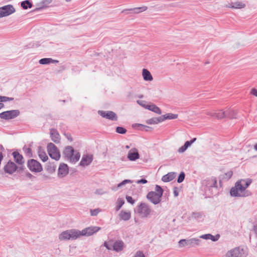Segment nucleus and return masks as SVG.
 <instances>
[{"label": "nucleus", "instance_id": "obj_44", "mask_svg": "<svg viewBox=\"0 0 257 257\" xmlns=\"http://www.w3.org/2000/svg\"><path fill=\"white\" fill-rule=\"evenodd\" d=\"M134 257H145V256L142 252L139 251L136 252Z\"/></svg>", "mask_w": 257, "mask_h": 257}, {"label": "nucleus", "instance_id": "obj_36", "mask_svg": "<svg viewBox=\"0 0 257 257\" xmlns=\"http://www.w3.org/2000/svg\"><path fill=\"white\" fill-rule=\"evenodd\" d=\"M124 204V201L122 199H118L117 201L116 207V210H119Z\"/></svg>", "mask_w": 257, "mask_h": 257}, {"label": "nucleus", "instance_id": "obj_49", "mask_svg": "<svg viewBox=\"0 0 257 257\" xmlns=\"http://www.w3.org/2000/svg\"><path fill=\"white\" fill-rule=\"evenodd\" d=\"M140 125H142V126H144V128H145V130L146 131H148V130H149V128H150V127H149V126H146V125H142V124H140Z\"/></svg>", "mask_w": 257, "mask_h": 257}, {"label": "nucleus", "instance_id": "obj_32", "mask_svg": "<svg viewBox=\"0 0 257 257\" xmlns=\"http://www.w3.org/2000/svg\"><path fill=\"white\" fill-rule=\"evenodd\" d=\"M13 100V98L0 96V109L4 107V104L2 103V102H6Z\"/></svg>", "mask_w": 257, "mask_h": 257}, {"label": "nucleus", "instance_id": "obj_42", "mask_svg": "<svg viewBox=\"0 0 257 257\" xmlns=\"http://www.w3.org/2000/svg\"><path fill=\"white\" fill-rule=\"evenodd\" d=\"M99 211H100L98 209L91 210V211H90L91 215L92 216L96 215L99 212Z\"/></svg>", "mask_w": 257, "mask_h": 257}, {"label": "nucleus", "instance_id": "obj_14", "mask_svg": "<svg viewBox=\"0 0 257 257\" xmlns=\"http://www.w3.org/2000/svg\"><path fill=\"white\" fill-rule=\"evenodd\" d=\"M18 115V112L15 110L5 111L0 113V117L3 119H12Z\"/></svg>", "mask_w": 257, "mask_h": 257}, {"label": "nucleus", "instance_id": "obj_38", "mask_svg": "<svg viewBox=\"0 0 257 257\" xmlns=\"http://www.w3.org/2000/svg\"><path fill=\"white\" fill-rule=\"evenodd\" d=\"M134 10L136 11V13H139L146 11L147 10V7L145 6L140 8H135Z\"/></svg>", "mask_w": 257, "mask_h": 257}, {"label": "nucleus", "instance_id": "obj_9", "mask_svg": "<svg viewBox=\"0 0 257 257\" xmlns=\"http://www.w3.org/2000/svg\"><path fill=\"white\" fill-rule=\"evenodd\" d=\"M245 254L242 248H234L228 251L226 254V257H244Z\"/></svg>", "mask_w": 257, "mask_h": 257}, {"label": "nucleus", "instance_id": "obj_26", "mask_svg": "<svg viewBox=\"0 0 257 257\" xmlns=\"http://www.w3.org/2000/svg\"><path fill=\"white\" fill-rule=\"evenodd\" d=\"M121 219L123 220H128L130 219L131 213L130 211L122 210L119 214Z\"/></svg>", "mask_w": 257, "mask_h": 257}, {"label": "nucleus", "instance_id": "obj_54", "mask_svg": "<svg viewBox=\"0 0 257 257\" xmlns=\"http://www.w3.org/2000/svg\"><path fill=\"white\" fill-rule=\"evenodd\" d=\"M254 230H255V232L257 233V226H256L255 227Z\"/></svg>", "mask_w": 257, "mask_h": 257}, {"label": "nucleus", "instance_id": "obj_6", "mask_svg": "<svg viewBox=\"0 0 257 257\" xmlns=\"http://www.w3.org/2000/svg\"><path fill=\"white\" fill-rule=\"evenodd\" d=\"M104 245L109 250H114L116 251H121L123 249V243L121 241H117L114 242L112 240L105 241Z\"/></svg>", "mask_w": 257, "mask_h": 257}, {"label": "nucleus", "instance_id": "obj_30", "mask_svg": "<svg viewBox=\"0 0 257 257\" xmlns=\"http://www.w3.org/2000/svg\"><path fill=\"white\" fill-rule=\"evenodd\" d=\"M58 61L53 60L51 58H43L40 60L39 63L41 64H47L51 63H58Z\"/></svg>", "mask_w": 257, "mask_h": 257}, {"label": "nucleus", "instance_id": "obj_18", "mask_svg": "<svg viewBox=\"0 0 257 257\" xmlns=\"http://www.w3.org/2000/svg\"><path fill=\"white\" fill-rule=\"evenodd\" d=\"M245 7V5L241 2H235L227 5V8L235 9H240L244 8Z\"/></svg>", "mask_w": 257, "mask_h": 257}, {"label": "nucleus", "instance_id": "obj_2", "mask_svg": "<svg viewBox=\"0 0 257 257\" xmlns=\"http://www.w3.org/2000/svg\"><path fill=\"white\" fill-rule=\"evenodd\" d=\"M230 112H232L233 113H234V116L229 115V118L231 119L236 118L237 116V112L236 111L232 109H227L225 110H223L222 109L217 110H210L207 111L206 112V114L212 117L218 119H221L227 116V113H230Z\"/></svg>", "mask_w": 257, "mask_h": 257}, {"label": "nucleus", "instance_id": "obj_34", "mask_svg": "<svg viewBox=\"0 0 257 257\" xmlns=\"http://www.w3.org/2000/svg\"><path fill=\"white\" fill-rule=\"evenodd\" d=\"M177 117L178 115L176 114L168 113L164 115L162 118H164V120L166 119H173L177 118Z\"/></svg>", "mask_w": 257, "mask_h": 257}, {"label": "nucleus", "instance_id": "obj_28", "mask_svg": "<svg viewBox=\"0 0 257 257\" xmlns=\"http://www.w3.org/2000/svg\"><path fill=\"white\" fill-rule=\"evenodd\" d=\"M51 137L52 140L55 142L58 143L60 140V135L54 130H52L51 131Z\"/></svg>", "mask_w": 257, "mask_h": 257}, {"label": "nucleus", "instance_id": "obj_52", "mask_svg": "<svg viewBox=\"0 0 257 257\" xmlns=\"http://www.w3.org/2000/svg\"><path fill=\"white\" fill-rule=\"evenodd\" d=\"M254 149L255 150L257 151V144L254 145Z\"/></svg>", "mask_w": 257, "mask_h": 257}, {"label": "nucleus", "instance_id": "obj_41", "mask_svg": "<svg viewBox=\"0 0 257 257\" xmlns=\"http://www.w3.org/2000/svg\"><path fill=\"white\" fill-rule=\"evenodd\" d=\"M250 94L254 96L257 97V89L252 88L250 89Z\"/></svg>", "mask_w": 257, "mask_h": 257}, {"label": "nucleus", "instance_id": "obj_45", "mask_svg": "<svg viewBox=\"0 0 257 257\" xmlns=\"http://www.w3.org/2000/svg\"><path fill=\"white\" fill-rule=\"evenodd\" d=\"M173 193L174 194V196L177 197L179 195V190L178 189L177 187H174L173 188Z\"/></svg>", "mask_w": 257, "mask_h": 257}, {"label": "nucleus", "instance_id": "obj_53", "mask_svg": "<svg viewBox=\"0 0 257 257\" xmlns=\"http://www.w3.org/2000/svg\"><path fill=\"white\" fill-rule=\"evenodd\" d=\"M138 103H139L140 105H141L142 106H143V105H146L145 104H144V103H140L139 101H138Z\"/></svg>", "mask_w": 257, "mask_h": 257}, {"label": "nucleus", "instance_id": "obj_11", "mask_svg": "<svg viewBox=\"0 0 257 257\" xmlns=\"http://www.w3.org/2000/svg\"><path fill=\"white\" fill-rule=\"evenodd\" d=\"M100 229V227L97 226H91L86 228L81 231L82 236H89L97 232Z\"/></svg>", "mask_w": 257, "mask_h": 257}, {"label": "nucleus", "instance_id": "obj_19", "mask_svg": "<svg viewBox=\"0 0 257 257\" xmlns=\"http://www.w3.org/2000/svg\"><path fill=\"white\" fill-rule=\"evenodd\" d=\"M143 107L158 114H161L162 113L161 109L158 106H157L156 105L154 104H152L150 105H144Z\"/></svg>", "mask_w": 257, "mask_h": 257}, {"label": "nucleus", "instance_id": "obj_7", "mask_svg": "<svg viewBox=\"0 0 257 257\" xmlns=\"http://www.w3.org/2000/svg\"><path fill=\"white\" fill-rule=\"evenodd\" d=\"M27 166L29 169L34 172H40L43 168L41 164L34 159H31L28 161Z\"/></svg>", "mask_w": 257, "mask_h": 257}, {"label": "nucleus", "instance_id": "obj_29", "mask_svg": "<svg viewBox=\"0 0 257 257\" xmlns=\"http://www.w3.org/2000/svg\"><path fill=\"white\" fill-rule=\"evenodd\" d=\"M69 233H70L69 230L62 232L59 235V239L60 240H69V239H70Z\"/></svg>", "mask_w": 257, "mask_h": 257}, {"label": "nucleus", "instance_id": "obj_10", "mask_svg": "<svg viewBox=\"0 0 257 257\" xmlns=\"http://www.w3.org/2000/svg\"><path fill=\"white\" fill-rule=\"evenodd\" d=\"M15 9L12 6L8 5L0 8V18L6 17L13 14Z\"/></svg>", "mask_w": 257, "mask_h": 257}, {"label": "nucleus", "instance_id": "obj_48", "mask_svg": "<svg viewBox=\"0 0 257 257\" xmlns=\"http://www.w3.org/2000/svg\"><path fill=\"white\" fill-rule=\"evenodd\" d=\"M147 182V181L145 179H142L138 181V183H142L143 184L146 183Z\"/></svg>", "mask_w": 257, "mask_h": 257}, {"label": "nucleus", "instance_id": "obj_23", "mask_svg": "<svg viewBox=\"0 0 257 257\" xmlns=\"http://www.w3.org/2000/svg\"><path fill=\"white\" fill-rule=\"evenodd\" d=\"M196 138H194L193 140H192L190 141L186 142L184 144V145L178 149V152L179 153H182L184 152L187 150V149L189 146H190L191 145V144L192 143H193L196 141Z\"/></svg>", "mask_w": 257, "mask_h": 257}, {"label": "nucleus", "instance_id": "obj_12", "mask_svg": "<svg viewBox=\"0 0 257 257\" xmlns=\"http://www.w3.org/2000/svg\"><path fill=\"white\" fill-rule=\"evenodd\" d=\"M98 113L103 117L106 118L107 119L112 120H117V116L116 114L111 111H103L99 110L98 111Z\"/></svg>", "mask_w": 257, "mask_h": 257}, {"label": "nucleus", "instance_id": "obj_5", "mask_svg": "<svg viewBox=\"0 0 257 257\" xmlns=\"http://www.w3.org/2000/svg\"><path fill=\"white\" fill-rule=\"evenodd\" d=\"M47 152L49 156L53 159L58 161L60 158V153L57 147L52 143L48 144Z\"/></svg>", "mask_w": 257, "mask_h": 257}, {"label": "nucleus", "instance_id": "obj_25", "mask_svg": "<svg viewBox=\"0 0 257 257\" xmlns=\"http://www.w3.org/2000/svg\"><path fill=\"white\" fill-rule=\"evenodd\" d=\"M38 154L39 158L42 160V161L46 162L48 160V157L46 152L41 147L39 148Z\"/></svg>", "mask_w": 257, "mask_h": 257}, {"label": "nucleus", "instance_id": "obj_50", "mask_svg": "<svg viewBox=\"0 0 257 257\" xmlns=\"http://www.w3.org/2000/svg\"><path fill=\"white\" fill-rule=\"evenodd\" d=\"M26 151L29 154H31V149L29 148L26 149Z\"/></svg>", "mask_w": 257, "mask_h": 257}, {"label": "nucleus", "instance_id": "obj_47", "mask_svg": "<svg viewBox=\"0 0 257 257\" xmlns=\"http://www.w3.org/2000/svg\"><path fill=\"white\" fill-rule=\"evenodd\" d=\"M65 136H66V137L67 138L68 140H69L70 141H72V138L71 136L70 135L67 134Z\"/></svg>", "mask_w": 257, "mask_h": 257}, {"label": "nucleus", "instance_id": "obj_20", "mask_svg": "<svg viewBox=\"0 0 257 257\" xmlns=\"http://www.w3.org/2000/svg\"><path fill=\"white\" fill-rule=\"evenodd\" d=\"M176 177V173L174 172H169L167 174L164 175L162 178V180L164 182H168L173 180Z\"/></svg>", "mask_w": 257, "mask_h": 257}, {"label": "nucleus", "instance_id": "obj_1", "mask_svg": "<svg viewBox=\"0 0 257 257\" xmlns=\"http://www.w3.org/2000/svg\"><path fill=\"white\" fill-rule=\"evenodd\" d=\"M252 180L250 179L246 180L241 179L236 182L234 187H232L230 191L231 196L244 197L245 196V189L251 183Z\"/></svg>", "mask_w": 257, "mask_h": 257}, {"label": "nucleus", "instance_id": "obj_31", "mask_svg": "<svg viewBox=\"0 0 257 257\" xmlns=\"http://www.w3.org/2000/svg\"><path fill=\"white\" fill-rule=\"evenodd\" d=\"M201 238L205 239H211L213 241H216L218 240L219 236H213L210 234L202 235L200 236Z\"/></svg>", "mask_w": 257, "mask_h": 257}, {"label": "nucleus", "instance_id": "obj_17", "mask_svg": "<svg viewBox=\"0 0 257 257\" xmlns=\"http://www.w3.org/2000/svg\"><path fill=\"white\" fill-rule=\"evenodd\" d=\"M92 161V155H84L82 157L80 165L82 166L88 165Z\"/></svg>", "mask_w": 257, "mask_h": 257}, {"label": "nucleus", "instance_id": "obj_24", "mask_svg": "<svg viewBox=\"0 0 257 257\" xmlns=\"http://www.w3.org/2000/svg\"><path fill=\"white\" fill-rule=\"evenodd\" d=\"M13 156L14 157L15 161L18 164L22 165L24 163V161L23 157L22 155L20 154L18 152H13Z\"/></svg>", "mask_w": 257, "mask_h": 257}, {"label": "nucleus", "instance_id": "obj_22", "mask_svg": "<svg viewBox=\"0 0 257 257\" xmlns=\"http://www.w3.org/2000/svg\"><path fill=\"white\" fill-rule=\"evenodd\" d=\"M69 231L70 239H76L82 236L81 231L76 229H70Z\"/></svg>", "mask_w": 257, "mask_h": 257}, {"label": "nucleus", "instance_id": "obj_40", "mask_svg": "<svg viewBox=\"0 0 257 257\" xmlns=\"http://www.w3.org/2000/svg\"><path fill=\"white\" fill-rule=\"evenodd\" d=\"M132 182V181L130 180H127V179L124 180L122 182H121V183H120L119 184H118L117 187H121L122 186L126 184V183H130Z\"/></svg>", "mask_w": 257, "mask_h": 257}, {"label": "nucleus", "instance_id": "obj_43", "mask_svg": "<svg viewBox=\"0 0 257 257\" xmlns=\"http://www.w3.org/2000/svg\"><path fill=\"white\" fill-rule=\"evenodd\" d=\"M126 199L128 202L132 204H133L135 203V201L133 200V199L132 198V197L131 196H127L126 197Z\"/></svg>", "mask_w": 257, "mask_h": 257}, {"label": "nucleus", "instance_id": "obj_13", "mask_svg": "<svg viewBox=\"0 0 257 257\" xmlns=\"http://www.w3.org/2000/svg\"><path fill=\"white\" fill-rule=\"evenodd\" d=\"M17 167L16 165L13 162L10 161L4 167L5 172L9 174H12L16 171Z\"/></svg>", "mask_w": 257, "mask_h": 257}, {"label": "nucleus", "instance_id": "obj_39", "mask_svg": "<svg viewBox=\"0 0 257 257\" xmlns=\"http://www.w3.org/2000/svg\"><path fill=\"white\" fill-rule=\"evenodd\" d=\"M185 176V173L183 172H181L179 176V177L177 180V182L178 183L182 182L183 181V180H184Z\"/></svg>", "mask_w": 257, "mask_h": 257}, {"label": "nucleus", "instance_id": "obj_46", "mask_svg": "<svg viewBox=\"0 0 257 257\" xmlns=\"http://www.w3.org/2000/svg\"><path fill=\"white\" fill-rule=\"evenodd\" d=\"M185 243H186V240H185V239H181L179 242V244L180 246H184Z\"/></svg>", "mask_w": 257, "mask_h": 257}, {"label": "nucleus", "instance_id": "obj_3", "mask_svg": "<svg viewBox=\"0 0 257 257\" xmlns=\"http://www.w3.org/2000/svg\"><path fill=\"white\" fill-rule=\"evenodd\" d=\"M163 192V189L160 186L156 185L155 191L150 192L147 195V198L153 203L158 204L161 201Z\"/></svg>", "mask_w": 257, "mask_h": 257}, {"label": "nucleus", "instance_id": "obj_15", "mask_svg": "<svg viewBox=\"0 0 257 257\" xmlns=\"http://www.w3.org/2000/svg\"><path fill=\"white\" fill-rule=\"evenodd\" d=\"M68 166L65 164H61L58 169V176L61 177H64L68 174Z\"/></svg>", "mask_w": 257, "mask_h": 257}, {"label": "nucleus", "instance_id": "obj_51", "mask_svg": "<svg viewBox=\"0 0 257 257\" xmlns=\"http://www.w3.org/2000/svg\"><path fill=\"white\" fill-rule=\"evenodd\" d=\"M229 115L230 116H234V114L232 112H230V113H227V116L229 117Z\"/></svg>", "mask_w": 257, "mask_h": 257}, {"label": "nucleus", "instance_id": "obj_33", "mask_svg": "<svg viewBox=\"0 0 257 257\" xmlns=\"http://www.w3.org/2000/svg\"><path fill=\"white\" fill-rule=\"evenodd\" d=\"M233 175V172L231 171H229L222 175L221 178L222 180H228L230 179Z\"/></svg>", "mask_w": 257, "mask_h": 257}, {"label": "nucleus", "instance_id": "obj_37", "mask_svg": "<svg viewBox=\"0 0 257 257\" xmlns=\"http://www.w3.org/2000/svg\"><path fill=\"white\" fill-rule=\"evenodd\" d=\"M116 132L120 134H124L126 133V130L122 127L118 126L116 129Z\"/></svg>", "mask_w": 257, "mask_h": 257}, {"label": "nucleus", "instance_id": "obj_16", "mask_svg": "<svg viewBox=\"0 0 257 257\" xmlns=\"http://www.w3.org/2000/svg\"><path fill=\"white\" fill-rule=\"evenodd\" d=\"M127 158L131 161H135L139 158V154L136 149L130 150L127 154Z\"/></svg>", "mask_w": 257, "mask_h": 257}, {"label": "nucleus", "instance_id": "obj_55", "mask_svg": "<svg viewBox=\"0 0 257 257\" xmlns=\"http://www.w3.org/2000/svg\"><path fill=\"white\" fill-rule=\"evenodd\" d=\"M66 2H69L71 0H65Z\"/></svg>", "mask_w": 257, "mask_h": 257}, {"label": "nucleus", "instance_id": "obj_21", "mask_svg": "<svg viewBox=\"0 0 257 257\" xmlns=\"http://www.w3.org/2000/svg\"><path fill=\"white\" fill-rule=\"evenodd\" d=\"M142 76L145 81H151L153 79L150 72L147 69H143Z\"/></svg>", "mask_w": 257, "mask_h": 257}, {"label": "nucleus", "instance_id": "obj_8", "mask_svg": "<svg viewBox=\"0 0 257 257\" xmlns=\"http://www.w3.org/2000/svg\"><path fill=\"white\" fill-rule=\"evenodd\" d=\"M151 209L148 205L141 203L137 208V213L143 217H147L151 213Z\"/></svg>", "mask_w": 257, "mask_h": 257}, {"label": "nucleus", "instance_id": "obj_27", "mask_svg": "<svg viewBox=\"0 0 257 257\" xmlns=\"http://www.w3.org/2000/svg\"><path fill=\"white\" fill-rule=\"evenodd\" d=\"M164 120V118H162V117H154L148 119L147 121V123L149 124H158Z\"/></svg>", "mask_w": 257, "mask_h": 257}, {"label": "nucleus", "instance_id": "obj_4", "mask_svg": "<svg viewBox=\"0 0 257 257\" xmlns=\"http://www.w3.org/2000/svg\"><path fill=\"white\" fill-rule=\"evenodd\" d=\"M64 154L65 157L72 163L77 162L80 158L79 153L75 152L73 148L71 146H68L65 148Z\"/></svg>", "mask_w": 257, "mask_h": 257}, {"label": "nucleus", "instance_id": "obj_35", "mask_svg": "<svg viewBox=\"0 0 257 257\" xmlns=\"http://www.w3.org/2000/svg\"><path fill=\"white\" fill-rule=\"evenodd\" d=\"M21 6L24 9H27L28 8H31L32 5L29 1H26L21 3Z\"/></svg>", "mask_w": 257, "mask_h": 257}]
</instances>
